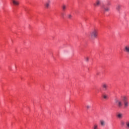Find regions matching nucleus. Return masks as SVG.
<instances>
[{"instance_id":"5","label":"nucleus","mask_w":129,"mask_h":129,"mask_svg":"<svg viewBox=\"0 0 129 129\" xmlns=\"http://www.w3.org/2000/svg\"><path fill=\"white\" fill-rule=\"evenodd\" d=\"M13 5L15 6H18L19 5L20 2L18 0H12Z\"/></svg>"},{"instance_id":"16","label":"nucleus","mask_w":129,"mask_h":129,"mask_svg":"<svg viewBox=\"0 0 129 129\" xmlns=\"http://www.w3.org/2000/svg\"><path fill=\"white\" fill-rule=\"evenodd\" d=\"M104 11L106 12H108L110 11V9L108 7H106L104 9Z\"/></svg>"},{"instance_id":"18","label":"nucleus","mask_w":129,"mask_h":129,"mask_svg":"<svg viewBox=\"0 0 129 129\" xmlns=\"http://www.w3.org/2000/svg\"><path fill=\"white\" fill-rule=\"evenodd\" d=\"M103 97L105 99H106L107 98V96L106 95H104Z\"/></svg>"},{"instance_id":"14","label":"nucleus","mask_w":129,"mask_h":129,"mask_svg":"<svg viewBox=\"0 0 129 129\" xmlns=\"http://www.w3.org/2000/svg\"><path fill=\"white\" fill-rule=\"evenodd\" d=\"M120 125L122 126H123L124 125H125V122L123 120H121L120 121Z\"/></svg>"},{"instance_id":"6","label":"nucleus","mask_w":129,"mask_h":129,"mask_svg":"<svg viewBox=\"0 0 129 129\" xmlns=\"http://www.w3.org/2000/svg\"><path fill=\"white\" fill-rule=\"evenodd\" d=\"M51 1L50 0H47V2H46V3H45V7L46 9H48L49 6H50V4Z\"/></svg>"},{"instance_id":"3","label":"nucleus","mask_w":129,"mask_h":129,"mask_svg":"<svg viewBox=\"0 0 129 129\" xmlns=\"http://www.w3.org/2000/svg\"><path fill=\"white\" fill-rule=\"evenodd\" d=\"M129 106V102L127 101L126 97L124 98V107L126 108Z\"/></svg>"},{"instance_id":"7","label":"nucleus","mask_w":129,"mask_h":129,"mask_svg":"<svg viewBox=\"0 0 129 129\" xmlns=\"http://www.w3.org/2000/svg\"><path fill=\"white\" fill-rule=\"evenodd\" d=\"M102 88L104 91H106L108 89V85L106 83H103L102 85Z\"/></svg>"},{"instance_id":"20","label":"nucleus","mask_w":129,"mask_h":129,"mask_svg":"<svg viewBox=\"0 0 129 129\" xmlns=\"http://www.w3.org/2000/svg\"><path fill=\"white\" fill-rule=\"evenodd\" d=\"M85 60H86V61H88V60H89V58H88V57H86V58H85Z\"/></svg>"},{"instance_id":"2","label":"nucleus","mask_w":129,"mask_h":129,"mask_svg":"<svg viewBox=\"0 0 129 129\" xmlns=\"http://www.w3.org/2000/svg\"><path fill=\"white\" fill-rule=\"evenodd\" d=\"M115 102L119 108L122 107L123 104L121 100L116 98L115 99Z\"/></svg>"},{"instance_id":"4","label":"nucleus","mask_w":129,"mask_h":129,"mask_svg":"<svg viewBox=\"0 0 129 129\" xmlns=\"http://www.w3.org/2000/svg\"><path fill=\"white\" fill-rule=\"evenodd\" d=\"M101 4V0H96L95 3H94V6L95 7H99Z\"/></svg>"},{"instance_id":"12","label":"nucleus","mask_w":129,"mask_h":129,"mask_svg":"<svg viewBox=\"0 0 129 129\" xmlns=\"http://www.w3.org/2000/svg\"><path fill=\"white\" fill-rule=\"evenodd\" d=\"M100 124L101 125V126H105V121L103 120H101L100 121Z\"/></svg>"},{"instance_id":"8","label":"nucleus","mask_w":129,"mask_h":129,"mask_svg":"<svg viewBox=\"0 0 129 129\" xmlns=\"http://www.w3.org/2000/svg\"><path fill=\"white\" fill-rule=\"evenodd\" d=\"M124 51L127 54H129V46H126L124 47Z\"/></svg>"},{"instance_id":"17","label":"nucleus","mask_w":129,"mask_h":129,"mask_svg":"<svg viewBox=\"0 0 129 129\" xmlns=\"http://www.w3.org/2000/svg\"><path fill=\"white\" fill-rule=\"evenodd\" d=\"M69 19H71L72 18V16L71 14L68 15Z\"/></svg>"},{"instance_id":"13","label":"nucleus","mask_w":129,"mask_h":129,"mask_svg":"<svg viewBox=\"0 0 129 129\" xmlns=\"http://www.w3.org/2000/svg\"><path fill=\"white\" fill-rule=\"evenodd\" d=\"M125 124H126V127L127 128H129V120H127L126 122H125Z\"/></svg>"},{"instance_id":"19","label":"nucleus","mask_w":129,"mask_h":129,"mask_svg":"<svg viewBox=\"0 0 129 129\" xmlns=\"http://www.w3.org/2000/svg\"><path fill=\"white\" fill-rule=\"evenodd\" d=\"M86 108H87V109H89L91 108V106L88 105L86 106Z\"/></svg>"},{"instance_id":"9","label":"nucleus","mask_w":129,"mask_h":129,"mask_svg":"<svg viewBox=\"0 0 129 129\" xmlns=\"http://www.w3.org/2000/svg\"><path fill=\"white\" fill-rule=\"evenodd\" d=\"M116 116L119 119H122L123 118V114L121 113H118L117 115Z\"/></svg>"},{"instance_id":"1","label":"nucleus","mask_w":129,"mask_h":129,"mask_svg":"<svg viewBox=\"0 0 129 129\" xmlns=\"http://www.w3.org/2000/svg\"><path fill=\"white\" fill-rule=\"evenodd\" d=\"M98 35V32L96 30H94L90 33V37L92 40H94L95 38H97Z\"/></svg>"},{"instance_id":"15","label":"nucleus","mask_w":129,"mask_h":129,"mask_svg":"<svg viewBox=\"0 0 129 129\" xmlns=\"http://www.w3.org/2000/svg\"><path fill=\"white\" fill-rule=\"evenodd\" d=\"M62 10H63V11H65V10H66V9H67V6H66V5H63V6H62Z\"/></svg>"},{"instance_id":"10","label":"nucleus","mask_w":129,"mask_h":129,"mask_svg":"<svg viewBox=\"0 0 129 129\" xmlns=\"http://www.w3.org/2000/svg\"><path fill=\"white\" fill-rule=\"evenodd\" d=\"M92 129H99L98 124L97 123L94 124L92 127Z\"/></svg>"},{"instance_id":"11","label":"nucleus","mask_w":129,"mask_h":129,"mask_svg":"<svg viewBox=\"0 0 129 129\" xmlns=\"http://www.w3.org/2000/svg\"><path fill=\"white\" fill-rule=\"evenodd\" d=\"M121 6L120 5H117L116 7V10L118 11V12H119L120 9H121Z\"/></svg>"}]
</instances>
